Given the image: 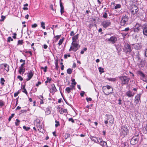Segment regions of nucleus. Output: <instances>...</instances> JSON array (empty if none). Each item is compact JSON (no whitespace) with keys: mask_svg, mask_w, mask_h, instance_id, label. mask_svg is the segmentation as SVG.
<instances>
[{"mask_svg":"<svg viewBox=\"0 0 147 147\" xmlns=\"http://www.w3.org/2000/svg\"><path fill=\"white\" fill-rule=\"evenodd\" d=\"M106 119L105 120L104 122L106 125L108 126L107 124H109V125L111 126L113 123L114 121V119L113 116L112 115L107 114L105 115Z\"/></svg>","mask_w":147,"mask_h":147,"instance_id":"nucleus-1","label":"nucleus"},{"mask_svg":"<svg viewBox=\"0 0 147 147\" xmlns=\"http://www.w3.org/2000/svg\"><path fill=\"white\" fill-rule=\"evenodd\" d=\"M129 129L126 126H122L120 129V132L121 136L125 137L128 134L129 132Z\"/></svg>","mask_w":147,"mask_h":147,"instance_id":"nucleus-2","label":"nucleus"},{"mask_svg":"<svg viewBox=\"0 0 147 147\" xmlns=\"http://www.w3.org/2000/svg\"><path fill=\"white\" fill-rule=\"evenodd\" d=\"M103 92L105 95H108L110 94H111L113 92V89L111 86L109 85H107L105 86L102 87Z\"/></svg>","mask_w":147,"mask_h":147,"instance_id":"nucleus-3","label":"nucleus"},{"mask_svg":"<svg viewBox=\"0 0 147 147\" xmlns=\"http://www.w3.org/2000/svg\"><path fill=\"white\" fill-rule=\"evenodd\" d=\"M121 80V84L122 85L128 84L129 80L130 78L125 76H122L119 77Z\"/></svg>","mask_w":147,"mask_h":147,"instance_id":"nucleus-4","label":"nucleus"},{"mask_svg":"<svg viewBox=\"0 0 147 147\" xmlns=\"http://www.w3.org/2000/svg\"><path fill=\"white\" fill-rule=\"evenodd\" d=\"M128 24V16L126 15L123 16L120 22V25L121 26H125Z\"/></svg>","mask_w":147,"mask_h":147,"instance_id":"nucleus-5","label":"nucleus"},{"mask_svg":"<svg viewBox=\"0 0 147 147\" xmlns=\"http://www.w3.org/2000/svg\"><path fill=\"white\" fill-rule=\"evenodd\" d=\"M78 46L79 47H80V46L76 42H72L69 51H71L72 50L75 52L78 49Z\"/></svg>","mask_w":147,"mask_h":147,"instance_id":"nucleus-6","label":"nucleus"},{"mask_svg":"<svg viewBox=\"0 0 147 147\" xmlns=\"http://www.w3.org/2000/svg\"><path fill=\"white\" fill-rule=\"evenodd\" d=\"M123 51L126 53H130L132 51L130 45L128 44H125L124 46Z\"/></svg>","mask_w":147,"mask_h":147,"instance_id":"nucleus-7","label":"nucleus"},{"mask_svg":"<svg viewBox=\"0 0 147 147\" xmlns=\"http://www.w3.org/2000/svg\"><path fill=\"white\" fill-rule=\"evenodd\" d=\"M111 24V22L109 20H105L102 22V25L104 28L109 26Z\"/></svg>","mask_w":147,"mask_h":147,"instance_id":"nucleus-8","label":"nucleus"},{"mask_svg":"<svg viewBox=\"0 0 147 147\" xmlns=\"http://www.w3.org/2000/svg\"><path fill=\"white\" fill-rule=\"evenodd\" d=\"M138 10V8L135 5H133L131 9V13L133 15H135L137 13Z\"/></svg>","mask_w":147,"mask_h":147,"instance_id":"nucleus-9","label":"nucleus"},{"mask_svg":"<svg viewBox=\"0 0 147 147\" xmlns=\"http://www.w3.org/2000/svg\"><path fill=\"white\" fill-rule=\"evenodd\" d=\"M139 140V138L137 137H134L131 140L130 143L132 145H134L137 143Z\"/></svg>","mask_w":147,"mask_h":147,"instance_id":"nucleus-10","label":"nucleus"},{"mask_svg":"<svg viewBox=\"0 0 147 147\" xmlns=\"http://www.w3.org/2000/svg\"><path fill=\"white\" fill-rule=\"evenodd\" d=\"M141 28V25L137 23L135 25L134 28V31L136 32H138Z\"/></svg>","mask_w":147,"mask_h":147,"instance_id":"nucleus-11","label":"nucleus"},{"mask_svg":"<svg viewBox=\"0 0 147 147\" xmlns=\"http://www.w3.org/2000/svg\"><path fill=\"white\" fill-rule=\"evenodd\" d=\"M108 40L109 42V43L114 44L117 40V38L115 36H112L108 39Z\"/></svg>","mask_w":147,"mask_h":147,"instance_id":"nucleus-12","label":"nucleus"},{"mask_svg":"<svg viewBox=\"0 0 147 147\" xmlns=\"http://www.w3.org/2000/svg\"><path fill=\"white\" fill-rule=\"evenodd\" d=\"M98 143H99L102 147H108L107 143L102 140V138L99 139V141Z\"/></svg>","mask_w":147,"mask_h":147,"instance_id":"nucleus-13","label":"nucleus"},{"mask_svg":"<svg viewBox=\"0 0 147 147\" xmlns=\"http://www.w3.org/2000/svg\"><path fill=\"white\" fill-rule=\"evenodd\" d=\"M0 67L1 68H4L5 70L7 71V72H8L9 70V65L6 63L1 64Z\"/></svg>","mask_w":147,"mask_h":147,"instance_id":"nucleus-14","label":"nucleus"},{"mask_svg":"<svg viewBox=\"0 0 147 147\" xmlns=\"http://www.w3.org/2000/svg\"><path fill=\"white\" fill-rule=\"evenodd\" d=\"M33 71H30L28 73H27V76L28 78L26 79L27 81H28L30 80L33 77L34 75Z\"/></svg>","mask_w":147,"mask_h":147,"instance_id":"nucleus-15","label":"nucleus"},{"mask_svg":"<svg viewBox=\"0 0 147 147\" xmlns=\"http://www.w3.org/2000/svg\"><path fill=\"white\" fill-rule=\"evenodd\" d=\"M138 61L139 64L142 67L144 66L145 64V61L141 59L139 57L138 58Z\"/></svg>","mask_w":147,"mask_h":147,"instance_id":"nucleus-16","label":"nucleus"},{"mask_svg":"<svg viewBox=\"0 0 147 147\" xmlns=\"http://www.w3.org/2000/svg\"><path fill=\"white\" fill-rule=\"evenodd\" d=\"M59 112L61 114H65L67 112V110L66 109H63L61 107H59L58 108Z\"/></svg>","mask_w":147,"mask_h":147,"instance_id":"nucleus-17","label":"nucleus"},{"mask_svg":"<svg viewBox=\"0 0 147 147\" xmlns=\"http://www.w3.org/2000/svg\"><path fill=\"white\" fill-rule=\"evenodd\" d=\"M140 94H138L135 96L134 102L136 104L138 103L140 100Z\"/></svg>","mask_w":147,"mask_h":147,"instance_id":"nucleus-18","label":"nucleus"},{"mask_svg":"<svg viewBox=\"0 0 147 147\" xmlns=\"http://www.w3.org/2000/svg\"><path fill=\"white\" fill-rule=\"evenodd\" d=\"M90 138L92 141L96 143H98L99 139H100V138H96L92 136H91L90 137Z\"/></svg>","mask_w":147,"mask_h":147,"instance_id":"nucleus-19","label":"nucleus"},{"mask_svg":"<svg viewBox=\"0 0 147 147\" xmlns=\"http://www.w3.org/2000/svg\"><path fill=\"white\" fill-rule=\"evenodd\" d=\"M137 74L140 76V79H143L145 77V76L144 74L141 71H139L137 72Z\"/></svg>","mask_w":147,"mask_h":147,"instance_id":"nucleus-20","label":"nucleus"},{"mask_svg":"<svg viewBox=\"0 0 147 147\" xmlns=\"http://www.w3.org/2000/svg\"><path fill=\"white\" fill-rule=\"evenodd\" d=\"M135 93H132L131 91L129 90L126 92V94L128 97H129L133 96Z\"/></svg>","mask_w":147,"mask_h":147,"instance_id":"nucleus-21","label":"nucleus"},{"mask_svg":"<svg viewBox=\"0 0 147 147\" xmlns=\"http://www.w3.org/2000/svg\"><path fill=\"white\" fill-rule=\"evenodd\" d=\"M25 71V69L24 67H19V72L20 74H23Z\"/></svg>","mask_w":147,"mask_h":147,"instance_id":"nucleus-22","label":"nucleus"},{"mask_svg":"<svg viewBox=\"0 0 147 147\" xmlns=\"http://www.w3.org/2000/svg\"><path fill=\"white\" fill-rule=\"evenodd\" d=\"M60 5L61 7V13L62 14L64 12V8L61 0L60 2Z\"/></svg>","mask_w":147,"mask_h":147,"instance_id":"nucleus-23","label":"nucleus"},{"mask_svg":"<svg viewBox=\"0 0 147 147\" xmlns=\"http://www.w3.org/2000/svg\"><path fill=\"white\" fill-rule=\"evenodd\" d=\"M51 86L52 88L50 90L52 92H54L57 91V89L54 84H52Z\"/></svg>","mask_w":147,"mask_h":147,"instance_id":"nucleus-24","label":"nucleus"},{"mask_svg":"<svg viewBox=\"0 0 147 147\" xmlns=\"http://www.w3.org/2000/svg\"><path fill=\"white\" fill-rule=\"evenodd\" d=\"M140 19L141 20L145 21H146V16L145 14L141 15L140 17Z\"/></svg>","mask_w":147,"mask_h":147,"instance_id":"nucleus-25","label":"nucleus"},{"mask_svg":"<svg viewBox=\"0 0 147 147\" xmlns=\"http://www.w3.org/2000/svg\"><path fill=\"white\" fill-rule=\"evenodd\" d=\"M78 35L79 34H77V35H75L72 37V42H76V40L78 39Z\"/></svg>","mask_w":147,"mask_h":147,"instance_id":"nucleus-26","label":"nucleus"},{"mask_svg":"<svg viewBox=\"0 0 147 147\" xmlns=\"http://www.w3.org/2000/svg\"><path fill=\"white\" fill-rule=\"evenodd\" d=\"M143 34L145 36H147V27H144L143 29Z\"/></svg>","mask_w":147,"mask_h":147,"instance_id":"nucleus-27","label":"nucleus"},{"mask_svg":"<svg viewBox=\"0 0 147 147\" xmlns=\"http://www.w3.org/2000/svg\"><path fill=\"white\" fill-rule=\"evenodd\" d=\"M45 113L47 115L50 114L51 111L49 108H47L45 111Z\"/></svg>","mask_w":147,"mask_h":147,"instance_id":"nucleus-28","label":"nucleus"},{"mask_svg":"<svg viewBox=\"0 0 147 147\" xmlns=\"http://www.w3.org/2000/svg\"><path fill=\"white\" fill-rule=\"evenodd\" d=\"M43 98L42 95H40L39 96V98L40 100V104H42L43 103V101L42 100Z\"/></svg>","mask_w":147,"mask_h":147,"instance_id":"nucleus-29","label":"nucleus"},{"mask_svg":"<svg viewBox=\"0 0 147 147\" xmlns=\"http://www.w3.org/2000/svg\"><path fill=\"white\" fill-rule=\"evenodd\" d=\"M107 80L109 81L113 82L117 80L116 78H107Z\"/></svg>","mask_w":147,"mask_h":147,"instance_id":"nucleus-30","label":"nucleus"},{"mask_svg":"<svg viewBox=\"0 0 147 147\" xmlns=\"http://www.w3.org/2000/svg\"><path fill=\"white\" fill-rule=\"evenodd\" d=\"M130 29L129 28V27H127L126 28H125V29H124V30H122V31L123 32H125L128 33V31Z\"/></svg>","mask_w":147,"mask_h":147,"instance_id":"nucleus-31","label":"nucleus"},{"mask_svg":"<svg viewBox=\"0 0 147 147\" xmlns=\"http://www.w3.org/2000/svg\"><path fill=\"white\" fill-rule=\"evenodd\" d=\"M71 88L69 87H67L65 89V91L68 93H69L71 92Z\"/></svg>","mask_w":147,"mask_h":147,"instance_id":"nucleus-32","label":"nucleus"},{"mask_svg":"<svg viewBox=\"0 0 147 147\" xmlns=\"http://www.w3.org/2000/svg\"><path fill=\"white\" fill-rule=\"evenodd\" d=\"M121 7V5L120 4H116L115 6V9H116L120 8Z\"/></svg>","mask_w":147,"mask_h":147,"instance_id":"nucleus-33","label":"nucleus"},{"mask_svg":"<svg viewBox=\"0 0 147 147\" xmlns=\"http://www.w3.org/2000/svg\"><path fill=\"white\" fill-rule=\"evenodd\" d=\"M70 136V135L69 134L66 133L64 136V138L65 139H67Z\"/></svg>","mask_w":147,"mask_h":147,"instance_id":"nucleus-34","label":"nucleus"},{"mask_svg":"<svg viewBox=\"0 0 147 147\" xmlns=\"http://www.w3.org/2000/svg\"><path fill=\"white\" fill-rule=\"evenodd\" d=\"M98 69H99V71L100 73H102L104 72L103 69L101 68V67H99Z\"/></svg>","mask_w":147,"mask_h":147,"instance_id":"nucleus-35","label":"nucleus"},{"mask_svg":"<svg viewBox=\"0 0 147 147\" xmlns=\"http://www.w3.org/2000/svg\"><path fill=\"white\" fill-rule=\"evenodd\" d=\"M72 72V70L70 68H69L67 70V73L69 74H71Z\"/></svg>","mask_w":147,"mask_h":147,"instance_id":"nucleus-36","label":"nucleus"},{"mask_svg":"<svg viewBox=\"0 0 147 147\" xmlns=\"http://www.w3.org/2000/svg\"><path fill=\"white\" fill-rule=\"evenodd\" d=\"M16 122L15 123V124L16 126H18L19 125L20 121L18 119H16Z\"/></svg>","mask_w":147,"mask_h":147,"instance_id":"nucleus-37","label":"nucleus"},{"mask_svg":"<svg viewBox=\"0 0 147 147\" xmlns=\"http://www.w3.org/2000/svg\"><path fill=\"white\" fill-rule=\"evenodd\" d=\"M1 83L2 85H3L4 84V82L5 81V80L3 78H1Z\"/></svg>","mask_w":147,"mask_h":147,"instance_id":"nucleus-38","label":"nucleus"},{"mask_svg":"<svg viewBox=\"0 0 147 147\" xmlns=\"http://www.w3.org/2000/svg\"><path fill=\"white\" fill-rule=\"evenodd\" d=\"M41 27H42V28L45 29V23L43 22H42L41 23Z\"/></svg>","mask_w":147,"mask_h":147,"instance_id":"nucleus-39","label":"nucleus"},{"mask_svg":"<svg viewBox=\"0 0 147 147\" xmlns=\"http://www.w3.org/2000/svg\"><path fill=\"white\" fill-rule=\"evenodd\" d=\"M63 38L62 39H60L59 41V42L58 43V44L59 45H61L62 44V43L63 42Z\"/></svg>","mask_w":147,"mask_h":147,"instance_id":"nucleus-40","label":"nucleus"},{"mask_svg":"<svg viewBox=\"0 0 147 147\" xmlns=\"http://www.w3.org/2000/svg\"><path fill=\"white\" fill-rule=\"evenodd\" d=\"M13 39L11 37H9L7 38V42H10V41H13Z\"/></svg>","mask_w":147,"mask_h":147,"instance_id":"nucleus-41","label":"nucleus"},{"mask_svg":"<svg viewBox=\"0 0 147 147\" xmlns=\"http://www.w3.org/2000/svg\"><path fill=\"white\" fill-rule=\"evenodd\" d=\"M76 83H74V84H71V88H70L72 90H73V89L75 87V86L76 85Z\"/></svg>","mask_w":147,"mask_h":147,"instance_id":"nucleus-42","label":"nucleus"},{"mask_svg":"<svg viewBox=\"0 0 147 147\" xmlns=\"http://www.w3.org/2000/svg\"><path fill=\"white\" fill-rule=\"evenodd\" d=\"M23 128L24 129L26 130L27 131L28 130L30 129V127H27L25 126H23Z\"/></svg>","mask_w":147,"mask_h":147,"instance_id":"nucleus-43","label":"nucleus"},{"mask_svg":"<svg viewBox=\"0 0 147 147\" xmlns=\"http://www.w3.org/2000/svg\"><path fill=\"white\" fill-rule=\"evenodd\" d=\"M47 66H45V67H41V69H43L44 72H45L47 71Z\"/></svg>","mask_w":147,"mask_h":147,"instance_id":"nucleus-44","label":"nucleus"},{"mask_svg":"<svg viewBox=\"0 0 147 147\" xmlns=\"http://www.w3.org/2000/svg\"><path fill=\"white\" fill-rule=\"evenodd\" d=\"M14 115V114H12L11 116H10L9 119H8V121H10L11 120V119L13 117V116Z\"/></svg>","mask_w":147,"mask_h":147,"instance_id":"nucleus-45","label":"nucleus"},{"mask_svg":"<svg viewBox=\"0 0 147 147\" xmlns=\"http://www.w3.org/2000/svg\"><path fill=\"white\" fill-rule=\"evenodd\" d=\"M23 41L22 40H19L18 41V44L19 45H22Z\"/></svg>","mask_w":147,"mask_h":147,"instance_id":"nucleus-46","label":"nucleus"},{"mask_svg":"<svg viewBox=\"0 0 147 147\" xmlns=\"http://www.w3.org/2000/svg\"><path fill=\"white\" fill-rule=\"evenodd\" d=\"M17 78L18 79H19L20 81H22L23 80V78H22V77L20 76H18L17 77Z\"/></svg>","mask_w":147,"mask_h":147,"instance_id":"nucleus-47","label":"nucleus"},{"mask_svg":"<svg viewBox=\"0 0 147 147\" xmlns=\"http://www.w3.org/2000/svg\"><path fill=\"white\" fill-rule=\"evenodd\" d=\"M71 55L70 54H65L64 55V57L65 59H67V57H70Z\"/></svg>","mask_w":147,"mask_h":147,"instance_id":"nucleus-48","label":"nucleus"},{"mask_svg":"<svg viewBox=\"0 0 147 147\" xmlns=\"http://www.w3.org/2000/svg\"><path fill=\"white\" fill-rule=\"evenodd\" d=\"M87 50V48H84L83 50H82L81 51L80 53L82 54H84V51H86Z\"/></svg>","mask_w":147,"mask_h":147,"instance_id":"nucleus-49","label":"nucleus"},{"mask_svg":"<svg viewBox=\"0 0 147 147\" xmlns=\"http://www.w3.org/2000/svg\"><path fill=\"white\" fill-rule=\"evenodd\" d=\"M4 105V103L3 101L0 100V106L2 107Z\"/></svg>","mask_w":147,"mask_h":147,"instance_id":"nucleus-50","label":"nucleus"},{"mask_svg":"<svg viewBox=\"0 0 147 147\" xmlns=\"http://www.w3.org/2000/svg\"><path fill=\"white\" fill-rule=\"evenodd\" d=\"M55 123H56L55 124V126L56 127H57L59 125V122H58L57 120L55 121Z\"/></svg>","mask_w":147,"mask_h":147,"instance_id":"nucleus-51","label":"nucleus"},{"mask_svg":"<svg viewBox=\"0 0 147 147\" xmlns=\"http://www.w3.org/2000/svg\"><path fill=\"white\" fill-rule=\"evenodd\" d=\"M86 99L88 102L92 100V98H86Z\"/></svg>","mask_w":147,"mask_h":147,"instance_id":"nucleus-52","label":"nucleus"},{"mask_svg":"<svg viewBox=\"0 0 147 147\" xmlns=\"http://www.w3.org/2000/svg\"><path fill=\"white\" fill-rule=\"evenodd\" d=\"M61 35H59L56 36L55 37H56V40L57 41L60 37Z\"/></svg>","mask_w":147,"mask_h":147,"instance_id":"nucleus-53","label":"nucleus"},{"mask_svg":"<svg viewBox=\"0 0 147 147\" xmlns=\"http://www.w3.org/2000/svg\"><path fill=\"white\" fill-rule=\"evenodd\" d=\"M1 21H3L5 19V16H1Z\"/></svg>","mask_w":147,"mask_h":147,"instance_id":"nucleus-54","label":"nucleus"},{"mask_svg":"<svg viewBox=\"0 0 147 147\" xmlns=\"http://www.w3.org/2000/svg\"><path fill=\"white\" fill-rule=\"evenodd\" d=\"M68 120L69 121H71L73 123L74 122V121L72 118H69L68 119Z\"/></svg>","mask_w":147,"mask_h":147,"instance_id":"nucleus-55","label":"nucleus"},{"mask_svg":"<svg viewBox=\"0 0 147 147\" xmlns=\"http://www.w3.org/2000/svg\"><path fill=\"white\" fill-rule=\"evenodd\" d=\"M19 94V92H16L14 93V97H16L17 96H18V94Z\"/></svg>","mask_w":147,"mask_h":147,"instance_id":"nucleus-56","label":"nucleus"},{"mask_svg":"<svg viewBox=\"0 0 147 147\" xmlns=\"http://www.w3.org/2000/svg\"><path fill=\"white\" fill-rule=\"evenodd\" d=\"M37 26V25L36 24H34L32 25V28H36Z\"/></svg>","mask_w":147,"mask_h":147,"instance_id":"nucleus-57","label":"nucleus"},{"mask_svg":"<svg viewBox=\"0 0 147 147\" xmlns=\"http://www.w3.org/2000/svg\"><path fill=\"white\" fill-rule=\"evenodd\" d=\"M121 34H122L123 36H126L128 34V33L123 32Z\"/></svg>","mask_w":147,"mask_h":147,"instance_id":"nucleus-58","label":"nucleus"},{"mask_svg":"<svg viewBox=\"0 0 147 147\" xmlns=\"http://www.w3.org/2000/svg\"><path fill=\"white\" fill-rule=\"evenodd\" d=\"M103 17L104 18H106L107 17V14L106 13H105L103 15Z\"/></svg>","mask_w":147,"mask_h":147,"instance_id":"nucleus-59","label":"nucleus"},{"mask_svg":"<svg viewBox=\"0 0 147 147\" xmlns=\"http://www.w3.org/2000/svg\"><path fill=\"white\" fill-rule=\"evenodd\" d=\"M41 84V82H40L38 81L37 83L36 84V86L38 87L39 85H40Z\"/></svg>","mask_w":147,"mask_h":147,"instance_id":"nucleus-60","label":"nucleus"},{"mask_svg":"<svg viewBox=\"0 0 147 147\" xmlns=\"http://www.w3.org/2000/svg\"><path fill=\"white\" fill-rule=\"evenodd\" d=\"M51 78L49 79V78L48 77H47V81L49 83H51Z\"/></svg>","mask_w":147,"mask_h":147,"instance_id":"nucleus-61","label":"nucleus"},{"mask_svg":"<svg viewBox=\"0 0 147 147\" xmlns=\"http://www.w3.org/2000/svg\"><path fill=\"white\" fill-rule=\"evenodd\" d=\"M14 35L12 37L13 38H14L15 39L16 38V33H14L13 34Z\"/></svg>","mask_w":147,"mask_h":147,"instance_id":"nucleus-62","label":"nucleus"},{"mask_svg":"<svg viewBox=\"0 0 147 147\" xmlns=\"http://www.w3.org/2000/svg\"><path fill=\"white\" fill-rule=\"evenodd\" d=\"M70 34V35L71 36H74V31H71Z\"/></svg>","mask_w":147,"mask_h":147,"instance_id":"nucleus-63","label":"nucleus"},{"mask_svg":"<svg viewBox=\"0 0 147 147\" xmlns=\"http://www.w3.org/2000/svg\"><path fill=\"white\" fill-rule=\"evenodd\" d=\"M144 54L145 56L147 57V49H146Z\"/></svg>","mask_w":147,"mask_h":147,"instance_id":"nucleus-64","label":"nucleus"}]
</instances>
